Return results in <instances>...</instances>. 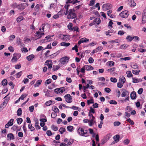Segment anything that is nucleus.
Listing matches in <instances>:
<instances>
[{
  "instance_id": "bb28decb",
  "label": "nucleus",
  "mask_w": 146,
  "mask_h": 146,
  "mask_svg": "<svg viewBox=\"0 0 146 146\" xmlns=\"http://www.w3.org/2000/svg\"><path fill=\"white\" fill-rule=\"evenodd\" d=\"M71 31H76V33H77V32L79 33L80 31L79 28L76 26L73 27Z\"/></svg>"
},
{
  "instance_id": "58836bf2",
  "label": "nucleus",
  "mask_w": 146,
  "mask_h": 146,
  "mask_svg": "<svg viewBox=\"0 0 146 146\" xmlns=\"http://www.w3.org/2000/svg\"><path fill=\"white\" fill-rule=\"evenodd\" d=\"M52 110L54 112H59V110L57 107L55 106H53L52 107Z\"/></svg>"
},
{
  "instance_id": "f03ea898",
  "label": "nucleus",
  "mask_w": 146,
  "mask_h": 146,
  "mask_svg": "<svg viewBox=\"0 0 146 146\" xmlns=\"http://www.w3.org/2000/svg\"><path fill=\"white\" fill-rule=\"evenodd\" d=\"M77 131L78 134L80 136L86 137L88 135L87 130H84L82 127H79Z\"/></svg>"
},
{
  "instance_id": "c03bdc74",
  "label": "nucleus",
  "mask_w": 146,
  "mask_h": 146,
  "mask_svg": "<svg viewBox=\"0 0 146 146\" xmlns=\"http://www.w3.org/2000/svg\"><path fill=\"white\" fill-rule=\"evenodd\" d=\"M44 93H46L45 94V96L47 97L49 96L50 95L49 94V92L50 91L47 89H45L44 90Z\"/></svg>"
},
{
  "instance_id": "72a5a7b5",
  "label": "nucleus",
  "mask_w": 146,
  "mask_h": 146,
  "mask_svg": "<svg viewBox=\"0 0 146 146\" xmlns=\"http://www.w3.org/2000/svg\"><path fill=\"white\" fill-rule=\"evenodd\" d=\"M69 6L70 5L67 3L64 6V8L66 9L65 15H67L68 14V12L69 11Z\"/></svg>"
},
{
  "instance_id": "69168bd1",
  "label": "nucleus",
  "mask_w": 146,
  "mask_h": 146,
  "mask_svg": "<svg viewBox=\"0 0 146 146\" xmlns=\"http://www.w3.org/2000/svg\"><path fill=\"white\" fill-rule=\"evenodd\" d=\"M143 91V88H139L137 91V93L141 95Z\"/></svg>"
},
{
  "instance_id": "de8ad7c7",
  "label": "nucleus",
  "mask_w": 146,
  "mask_h": 146,
  "mask_svg": "<svg viewBox=\"0 0 146 146\" xmlns=\"http://www.w3.org/2000/svg\"><path fill=\"white\" fill-rule=\"evenodd\" d=\"M7 84V81L6 79H4L2 81V85L3 86L6 85Z\"/></svg>"
},
{
  "instance_id": "39448f33",
  "label": "nucleus",
  "mask_w": 146,
  "mask_h": 146,
  "mask_svg": "<svg viewBox=\"0 0 146 146\" xmlns=\"http://www.w3.org/2000/svg\"><path fill=\"white\" fill-rule=\"evenodd\" d=\"M65 101L69 103H71L72 101V97L70 94H67L64 96Z\"/></svg>"
},
{
  "instance_id": "2eb2a0df",
  "label": "nucleus",
  "mask_w": 146,
  "mask_h": 146,
  "mask_svg": "<svg viewBox=\"0 0 146 146\" xmlns=\"http://www.w3.org/2000/svg\"><path fill=\"white\" fill-rule=\"evenodd\" d=\"M45 65L48 66V70H50L51 69L52 65V63L51 62L48 60H46L45 63Z\"/></svg>"
},
{
  "instance_id": "20e7f679",
  "label": "nucleus",
  "mask_w": 146,
  "mask_h": 146,
  "mask_svg": "<svg viewBox=\"0 0 146 146\" xmlns=\"http://www.w3.org/2000/svg\"><path fill=\"white\" fill-rule=\"evenodd\" d=\"M69 58L67 57H62L60 60V62L59 64L62 66L63 65L66 64L68 62Z\"/></svg>"
},
{
  "instance_id": "c85d7f7f",
  "label": "nucleus",
  "mask_w": 146,
  "mask_h": 146,
  "mask_svg": "<svg viewBox=\"0 0 146 146\" xmlns=\"http://www.w3.org/2000/svg\"><path fill=\"white\" fill-rule=\"evenodd\" d=\"M101 22V20L100 18H96L94 20V22L95 23V24L99 25Z\"/></svg>"
},
{
  "instance_id": "7ed1b4c3",
  "label": "nucleus",
  "mask_w": 146,
  "mask_h": 146,
  "mask_svg": "<svg viewBox=\"0 0 146 146\" xmlns=\"http://www.w3.org/2000/svg\"><path fill=\"white\" fill-rule=\"evenodd\" d=\"M44 26H42V27L39 28V30L41 32L38 31L36 32V36L38 37V38H39L43 35H44V33L43 32L44 31Z\"/></svg>"
},
{
  "instance_id": "a878e982",
  "label": "nucleus",
  "mask_w": 146,
  "mask_h": 146,
  "mask_svg": "<svg viewBox=\"0 0 146 146\" xmlns=\"http://www.w3.org/2000/svg\"><path fill=\"white\" fill-rule=\"evenodd\" d=\"M35 57L34 55L33 54H31L27 57V59L28 61L31 60Z\"/></svg>"
},
{
  "instance_id": "dca6fc26",
  "label": "nucleus",
  "mask_w": 146,
  "mask_h": 146,
  "mask_svg": "<svg viewBox=\"0 0 146 146\" xmlns=\"http://www.w3.org/2000/svg\"><path fill=\"white\" fill-rule=\"evenodd\" d=\"M119 138L120 136L119 135H117L114 136L113 137V138L114 141L112 142V144H113L118 142L119 141Z\"/></svg>"
},
{
  "instance_id": "37998d69",
  "label": "nucleus",
  "mask_w": 146,
  "mask_h": 146,
  "mask_svg": "<svg viewBox=\"0 0 146 146\" xmlns=\"http://www.w3.org/2000/svg\"><path fill=\"white\" fill-rule=\"evenodd\" d=\"M29 128L31 131H33L35 130L34 127L32 126V124L29 123L28 125Z\"/></svg>"
},
{
  "instance_id": "c756f323",
  "label": "nucleus",
  "mask_w": 146,
  "mask_h": 146,
  "mask_svg": "<svg viewBox=\"0 0 146 146\" xmlns=\"http://www.w3.org/2000/svg\"><path fill=\"white\" fill-rule=\"evenodd\" d=\"M131 67L135 69H137L138 68L139 66L136 63H133L131 65Z\"/></svg>"
},
{
  "instance_id": "ea45409f",
  "label": "nucleus",
  "mask_w": 146,
  "mask_h": 146,
  "mask_svg": "<svg viewBox=\"0 0 146 146\" xmlns=\"http://www.w3.org/2000/svg\"><path fill=\"white\" fill-rule=\"evenodd\" d=\"M15 38V35H12L10 36L9 37V41H11L13 40V39Z\"/></svg>"
},
{
  "instance_id": "cd10ccee",
  "label": "nucleus",
  "mask_w": 146,
  "mask_h": 146,
  "mask_svg": "<svg viewBox=\"0 0 146 146\" xmlns=\"http://www.w3.org/2000/svg\"><path fill=\"white\" fill-rule=\"evenodd\" d=\"M129 45L126 44H124L122 45L120 47V48L121 49H125L128 47Z\"/></svg>"
},
{
  "instance_id": "4468645a",
  "label": "nucleus",
  "mask_w": 146,
  "mask_h": 146,
  "mask_svg": "<svg viewBox=\"0 0 146 146\" xmlns=\"http://www.w3.org/2000/svg\"><path fill=\"white\" fill-rule=\"evenodd\" d=\"M102 7L104 9L106 10L111 8L112 5L110 3L104 4L103 5Z\"/></svg>"
},
{
  "instance_id": "6ab92c4d",
  "label": "nucleus",
  "mask_w": 146,
  "mask_h": 146,
  "mask_svg": "<svg viewBox=\"0 0 146 146\" xmlns=\"http://www.w3.org/2000/svg\"><path fill=\"white\" fill-rule=\"evenodd\" d=\"M130 97L132 100H134L136 99V94L135 92L133 91L131 92L130 94Z\"/></svg>"
},
{
  "instance_id": "09e8293b",
  "label": "nucleus",
  "mask_w": 146,
  "mask_h": 146,
  "mask_svg": "<svg viewBox=\"0 0 146 146\" xmlns=\"http://www.w3.org/2000/svg\"><path fill=\"white\" fill-rule=\"evenodd\" d=\"M23 19L24 18L23 16H20L18 17L17 19L16 20L17 22L19 23L20 22L21 20H23Z\"/></svg>"
},
{
  "instance_id": "e433bc0d",
  "label": "nucleus",
  "mask_w": 146,
  "mask_h": 146,
  "mask_svg": "<svg viewBox=\"0 0 146 146\" xmlns=\"http://www.w3.org/2000/svg\"><path fill=\"white\" fill-rule=\"evenodd\" d=\"M126 74H127V77H132L133 75L130 71H128L126 72Z\"/></svg>"
},
{
  "instance_id": "680f3d73",
  "label": "nucleus",
  "mask_w": 146,
  "mask_h": 146,
  "mask_svg": "<svg viewBox=\"0 0 146 146\" xmlns=\"http://www.w3.org/2000/svg\"><path fill=\"white\" fill-rule=\"evenodd\" d=\"M22 40L20 38H18L17 39V43L19 45L22 42Z\"/></svg>"
},
{
  "instance_id": "f8f14e48",
  "label": "nucleus",
  "mask_w": 146,
  "mask_h": 146,
  "mask_svg": "<svg viewBox=\"0 0 146 146\" xmlns=\"http://www.w3.org/2000/svg\"><path fill=\"white\" fill-rule=\"evenodd\" d=\"M53 35H48L45 37V39L44 40V42H50L52 41V39L51 37H53Z\"/></svg>"
},
{
  "instance_id": "412c9836",
  "label": "nucleus",
  "mask_w": 146,
  "mask_h": 146,
  "mask_svg": "<svg viewBox=\"0 0 146 146\" xmlns=\"http://www.w3.org/2000/svg\"><path fill=\"white\" fill-rule=\"evenodd\" d=\"M61 67V65L59 64L58 65H53L52 67V70L53 71H56Z\"/></svg>"
},
{
  "instance_id": "338daca9",
  "label": "nucleus",
  "mask_w": 146,
  "mask_h": 146,
  "mask_svg": "<svg viewBox=\"0 0 146 146\" xmlns=\"http://www.w3.org/2000/svg\"><path fill=\"white\" fill-rule=\"evenodd\" d=\"M123 83L121 82H118L117 84V87L119 88H121L123 86Z\"/></svg>"
},
{
  "instance_id": "9b49d317",
  "label": "nucleus",
  "mask_w": 146,
  "mask_h": 146,
  "mask_svg": "<svg viewBox=\"0 0 146 146\" xmlns=\"http://www.w3.org/2000/svg\"><path fill=\"white\" fill-rule=\"evenodd\" d=\"M14 119H11L8 123L5 125L6 128H8L9 127L12 126L13 124Z\"/></svg>"
},
{
  "instance_id": "bf43d9fd",
  "label": "nucleus",
  "mask_w": 146,
  "mask_h": 146,
  "mask_svg": "<svg viewBox=\"0 0 146 146\" xmlns=\"http://www.w3.org/2000/svg\"><path fill=\"white\" fill-rule=\"evenodd\" d=\"M121 124V123L118 121H115L113 123L114 125L115 126H119Z\"/></svg>"
},
{
  "instance_id": "4d7b16f0",
  "label": "nucleus",
  "mask_w": 146,
  "mask_h": 146,
  "mask_svg": "<svg viewBox=\"0 0 146 146\" xmlns=\"http://www.w3.org/2000/svg\"><path fill=\"white\" fill-rule=\"evenodd\" d=\"M23 128L25 133H27V128L26 127V123H25L23 126Z\"/></svg>"
},
{
  "instance_id": "774afa93",
  "label": "nucleus",
  "mask_w": 146,
  "mask_h": 146,
  "mask_svg": "<svg viewBox=\"0 0 146 146\" xmlns=\"http://www.w3.org/2000/svg\"><path fill=\"white\" fill-rule=\"evenodd\" d=\"M22 73V71H20L19 72L17 73L16 74V75L17 76H16L17 78H19L21 75Z\"/></svg>"
},
{
  "instance_id": "a18cd8bd",
  "label": "nucleus",
  "mask_w": 146,
  "mask_h": 146,
  "mask_svg": "<svg viewBox=\"0 0 146 146\" xmlns=\"http://www.w3.org/2000/svg\"><path fill=\"white\" fill-rule=\"evenodd\" d=\"M22 114V110L21 108H19L18 109L17 112V115L18 116H20Z\"/></svg>"
},
{
  "instance_id": "e2e57ef3",
  "label": "nucleus",
  "mask_w": 146,
  "mask_h": 146,
  "mask_svg": "<svg viewBox=\"0 0 146 146\" xmlns=\"http://www.w3.org/2000/svg\"><path fill=\"white\" fill-rule=\"evenodd\" d=\"M130 141L128 139H126L123 141V143L126 145H127L129 143Z\"/></svg>"
},
{
  "instance_id": "864d4df0",
  "label": "nucleus",
  "mask_w": 146,
  "mask_h": 146,
  "mask_svg": "<svg viewBox=\"0 0 146 146\" xmlns=\"http://www.w3.org/2000/svg\"><path fill=\"white\" fill-rule=\"evenodd\" d=\"M18 60V59L15 54H14L13 58H12V60L13 62H15Z\"/></svg>"
},
{
  "instance_id": "6e6d98bb",
  "label": "nucleus",
  "mask_w": 146,
  "mask_h": 146,
  "mask_svg": "<svg viewBox=\"0 0 146 146\" xmlns=\"http://www.w3.org/2000/svg\"><path fill=\"white\" fill-rule=\"evenodd\" d=\"M111 81L113 83H116L117 82V79L115 78L111 77L110 79Z\"/></svg>"
},
{
  "instance_id": "603ef678",
  "label": "nucleus",
  "mask_w": 146,
  "mask_h": 146,
  "mask_svg": "<svg viewBox=\"0 0 146 146\" xmlns=\"http://www.w3.org/2000/svg\"><path fill=\"white\" fill-rule=\"evenodd\" d=\"M131 58L130 57H126L124 58H120V60H123L125 61L129 60H130Z\"/></svg>"
},
{
  "instance_id": "423d86ee",
  "label": "nucleus",
  "mask_w": 146,
  "mask_h": 146,
  "mask_svg": "<svg viewBox=\"0 0 146 146\" xmlns=\"http://www.w3.org/2000/svg\"><path fill=\"white\" fill-rule=\"evenodd\" d=\"M129 15V13L127 10L123 11L119 14L120 16L122 18H127Z\"/></svg>"
},
{
  "instance_id": "4be33fe9",
  "label": "nucleus",
  "mask_w": 146,
  "mask_h": 146,
  "mask_svg": "<svg viewBox=\"0 0 146 146\" xmlns=\"http://www.w3.org/2000/svg\"><path fill=\"white\" fill-rule=\"evenodd\" d=\"M129 93L128 91L125 90H124L121 94V96L122 97H124L127 95H129Z\"/></svg>"
},
{
  "instance_id": "f257e3e1",
  "label": "nucleus",
  "mask_w": 146,
  "mask_h": 146,
  "mask_svg": "<svg viewBox=\"0 0 146 146\" xmlns=\"http://www.w3.org/2000/svg\"><path fill=\"white\" fill-rule=\"evenodd\" d=\"M75 10L73 9L69 10L68 12L67 18L68 19H73L76 18V15L75 13Z\"/></svg>"
},
{
  "instance_id": "2f4dec72",
  "label": "nucleus",
  "mask_w": 146,
  "mask_h": 146,
  "mask_svg": "<svg viewBox=\"0 0 146 146\" xmlns=\"http://www.w3.org/2000/svg\"><path fill=\"white\" fill-rule=\"evenodd\" d=\"M61 46H68L70 44L69 43H66L65 42H61L60 44Z\"/></svg>"
},
{
  "instance_id": "c9c22d12",
  "label": "nucleus",
  "mask_w": 146,
  "mask_h": 146,
  "mask_svg": "<svg viewBox=\"0 0 146 146\" xmlns=\"http://www.w3.org/2000/svg\"><path fill=\"white\" fill-rule=\"evenodd\" d=\"M53 102H54L53 103H54V101L52 100H49L46 102L45 105L47 106H49L52 104Z\"/></svg>"
},
{
  "instance_id": "49530a36",
  "label": "nucleus",
  "mask_w": 146,
  "mask_h": 146,
  "mask_svg": "<svg viewBox=\"0 0 146 146\" xmlns=\"http://www.w3.org/2000/svg\"><path fill=\"white\" fill-rule=\"evenodd\" d=\"M72 26V24L71 23H70L68 25L67 27L69 30L71 31L73 28Z\"/></svg>"
},
{
  "instance_id": "052dcab7",
  "label": "nucleus",
  "mask_w": 146,
  "mask_h": 146,
  "mask_svg": "<svg viewBox=\"0 0 146 146\" xmlns=\"http://www.w3.org/2000/svg\"><path fill=\"white\" fill-rule=\"evenodd\" d=\"M126 110L127 111V112H130L132 110V108L131 107L129 106L126 107L125 108Z\"/></svg>"
},
{
  "instance_id": "1a4fd4ad",
  "label": "nucleus",
  "mask_w": 146,
  "mask_h": 146,
  "mask_svg": "<svg viewBox=\"0 0 146 146\" xmlns=\"http://www.w3.org/2000/svg\"><path fill=\"white\" fill-rule=\"evenodd\" d=\"M29 4L28 3H23L18 5L17 6V8L19 9L23 10L26 7L28 6Z\"/></svg>"
},
{
  "instance_id": "a19ab883",
  "label": "nucleus",
  "mask_w": 146,
  "mask_h": 146,
  "mask_svg": "<svg viewBox=\"0 0 146 146\" xmlns=\"http://www.w3.org/2000/svg\"><path fill=\"white\" fill-rule=\"evenodd\" d=\"M133 39V37L130 35L127 36L126 37V39L127 40L131 42Z\"/></svg>"
},
{
  "instance_id": "aec40b11",
  "label": "nucleus",
  "mask_w": 146,
  "mask_h": 146,
  "mask_svg": "<svg viewBox=\"0 0 146 146\" xmlns=\"http://www.w3.org/2000/svg\"><path fill=\"white\" fill-rule=\"evenodd\" d=\"M79 1L77 0H67L66 2V3L68 4V3H72L73 4L79 2Z\"/></svg>"
},
{
  "instance_id": "ddd939ff",
  "label": "nucleus",
  "mask_w": 146,
  "mask_h": 146,
  "mask_svg": "<svg viewBox=\"0 0 146 146\" xmlns=\"http://www.w3.org/2000/svg\"><path fill=\"white\" fill-rule=\"evenodd\" d=\"M89 40L85 37L82 38L80 39V40L78 42V44H80L81 43L85 42H89Z\"/></svg>"
},
{
  "instance_id": "b1692460",
  "label": "nucleus",
  "mask_w": 146,
  "mask_h": 146,
  "mask_svg": "<svg viewBox=\"0 0 146 146\" xmlns=\"http://www.w3.org/2000/svg\"><path fill=\"white\" fill-rule=\"evenodd\" d=\"M132 79L133 80L132 82L134 83H137L139 82H141L142 81L141 79H137L136 78H133Z\"/></svg>"
},
{
  "instance_id": "7c9ffc66",
  "label": "nucleus",
  "mask_w": 146,
  "mask_h": 146,
  "mask_svg": "<svg viewBox=\"0 0 146 146\" xmlns=\"http://www.w3.org/2000/svg\"><path fill=\"white\" fill-rule=\"evenodd\" d=\"M7 137L8 139L10 140L13 139H14V137L12 133L8 134L7 135Z\"/></svg>"
},
{
  "instance_id": "3c124183",
  "label": "nucleus",
  "mask_w": 146,
  "mask_h": 146,
  "mask_svg": "<svg viewBox=\"0 0 146 146\" xmlns=\"http://www.w3.org/2000/svg\"><path fill=\"white\" fill-rule=\"evenodd\" d=\"M140 72V70H132V73L135 75H138L139 73Z\"/></svg>"
},
{
  "instance_id": "f704fd0d",
  "label": "nucleus",
  "mask_w": 146,
  "mask_h": 146,
  "mask_svg": "<svg viewBox=\"0 0 146 146\" xmlns=\"http://www.w3.org/2000/svg\"><path fill=\"white\" fill-rule=\"evenodd\" d=\"M67 129L69 131L71 132L74 130V129L73 126L69 125L67 126Z\"/></svg>"
},
{
  "instance_id": "a211bd4d",
  "label": "nucleus",
  "mask_w": 146,
  "mask_h": 146,
  "mask_svg": "<svg viewBox=\"0 0 146 146\" xmlns=\"http://www.w3.org/2000/svg\"><path fill=\"white\" fill-rule=\"evenodd\" d=\"M7 96H6L4 98V99H5V98H6V99H5L4 102H3L2 104L1 105V106L2 105L3 106H5L7 105L8 101L10 99V98L9 97H7Z\"/></svg>"
},
{
  "instance_id": "9d476101",
  "label": "nucleus",
  "mask_w": 146,
  "mask_h": 146,
  "mask_svg": "<svg viewBox=\"0 0 146 146\" xmlns=\"http://www.w3.org/2000/svg\"><path fill=\"white\" fill-rule=\"evenodd\" d=\"M60 38L61 39L65 40L67 41L70 40V37L68 35H62L60 36Z\"/></svg>"
},
{
  "instance_id": "0eeeda50",
  "label": "nucleus",
  "mask_w": 146,
  "mask_h": 146,
  "mask_svg": "<svg viewBox=\"0 0 146 146\" xmlns=\"http://www.w3.org/2000/svg\"><path fill=\"white\" fill-rule=\"evenodd\" d=\"M89 125L90 126H92L96 124V119L95 117H93L92 118H89Z\"/></svg>"
},
{
  "instance_id": "f3484780",
  "label": "nucleus",
  "mask_w": 146,
  "mask_h": 146,
  "mask_svg": "<svg viewBox=\"0 0 146 146\" xmlns=\"http://www.w3.org/2000/svg\"><path fill=\"white\" fill-rule=\"evenodd\" d=\"M142 23L143 24L146 23V10H144L143 13Z\"/></svg>"
},
{
  "instance_id": "5701e85b",
  "label": "nucleus",
  "mask_w": 146,
  "mask_h": 146,
  "mask_svg": "<svg viewBox=\"0 0 146 146\" xmlns=\"http://www.w3.org/2000/svg\"><path fill=\"white\" fill-rule=\"evenodd\" d=\"M84 68L87 70H92L94 69L93 67L91 65H85Z\"/></svg>"
},
{
  "instance_id": "6e6552de",
  "label": "nucleus",
  "mask_w": 146,
  "mask_h": 146,
  "mask_svg": "<svg viewBox=\"0 0 146 146\" xmlns=\"http://www.w3.org/2000/svg\"><path fill=\"white\" fill-rule=\"evenodd\" d=\"M54 92L57 94H61L65 91V87H61L60 88H57L54 90Z\"/></svg>"
},
{
  "instance_id": "393cba45",
  "label": "nucleus",
  "mask_w": 146,
  "mask_h": 146,
  "mask_svg": "<svg viewBox=\"0 0 146 146\" xmlns=\"http://www.w3.org/2000/svg\"><path fill=\"white\" fill-rule=\"evenodd\" d=\"M42 81V80L40 79L38 80L34 85L35 87H36L38 86L41 84Z\"/></svg>"
},
{
  "instance_id": "0e129e2a",
  "label": "nucleus",
  "mask_w": 146,
  "mask_h": 146,
  "mask_svg": "<svg viewBox=\"0 0 146 146\" xmlns=\"http://www.w3.org/2000/svg\"><path fill=\"white\" fill-rule=\"evenodd\" d=\"M17 127H18L16 125H14L12 127L11 129L15 131L17 130Z\"/></svg>"
},
{
  "instance_id": "473e14b6",
  "label": "nucleus",
  "mask_w": 146,
  "mask_h": 146,
  "mask_svg": "<svg viewBox=\"0 0 146 146\" xmlns=\"http://www.w3.org/2000/svg\"><path fill=\"white\" fill-rule=\"evenodd\" d=\"M119 80L122 83L124 84L125 81V79L123 76H121L119 77Z\"/></svg>"
},
{
  "instance_id": "79ce46f5",
  "label": "nucleus",
  "mask_w": 146,
  "mask_h": 146,
  "mask_svg": "<svg viewBox=\"0 0 146 146\" xmlns=\"http://www.w3.org/2000/svg\"><path fill=\"white\" fill-rule=\"evenodd\" d=\"M107 64H108L109 66L111 67L114 65V62L113 61H110L108 62L107 63Z\"/></svg>"
},
{
  "instance_id": "8fccbe9b",
  "label": "nucleus",
  "mask_w": 146,
  "mask_h": 146,
  "mask_svg": "<svg viewBox=\"0 0 146 146\" xmlns=\"http://www.w3.org/2000/svg\"><path fill=\"white\" fill-rule=\"evenodd\" d=\"M17 123L18 124H20L23 122V120L22 118H19L17 119Z\"/></svg>"
},
{
  "instance_id": "4c0bfd02",
  "label": "nucleus",
  "mask_w": 146,
  "mask_h": 146,
  "mask_svg": "<svg viewBox=\"0 0 146 146\" xmlns=\"http://www.w3.org/2000/svg\"><path fill=\"white\" fill-rule=\"evenodd\" d=\"M59 131L60 132L61 134H62L66 131V129L64 128L61 127L59 130Z\"/></svg>"
},
{
  "instance_id": "13d9d810",
  "label": "nucleus",
  "mask_w": 146,
  "mask_h": 146,
  "mask_svg": "<svg viewBox=\"0 0 146 146\" xmlns=\"http://www.w3.org/2000/svg\"><path fill=\"white\" fill-rule=\"evenodd\" d=\"M52 81V80L51 79H49L46 80L45 83L47 84H48L51 83Z\"/></svg>"
},
{
  "instance_id": "5fc2aeb1",
  "label": "nucleus",
  "mask_w": 146,
  "mask_h": 146,
  "mask_svg": "<svg viewBox=\"0 0 146 146\" xmlns=\"http://www.w3.org/2000/svg\"><path fill=\"white\" fill-rule=\"evenodd\" d=\"M64 13V10H61L60 11L58 12V15L60 16L62 15Z\"/></svg>"
}]
</instances>
